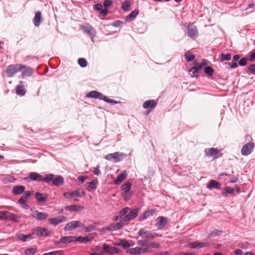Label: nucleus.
I'll return each instance as SVG.
<instances>
[{"label":"nucleus","mask_w":255,"mask_h":255,"mask_svg":"<svg viewBox=\"0 0 255 255\" xmlns=\"http://www.w3.org/2000/svg\"><path fill=\"white\" fill-rule=\"evenodd\" d=\"M220 187V184L217 181L211 180L207 185V188L211 189L212 188L219 189Z\"/></svg>","instance_id":"c756f323"},{"label":"nucleus","mask_w":255,"mask_h":255,"mask_svg":"<svg viewBox=\"0 0 255 255\" xmlns=\"http://www.w3.org/2000/svg\"><path fill=\"white\" fill-rule=\"evenodd\" d=\"M154 213V210L146 211L139 217L138 219L139 221H143L152 216Z\"/></svg>","instance_id":"cd10ccee"},{"label":"nucleus","mask_w":255,"mask_h":255,"mask_svg":"<svg viewBox=\"0 0 255 255\" xmlns=\"http://www.w3.org/2000/svg\"><path fill=\"white\" fill-rule=\"evenodd\" d=\"M96 187H97L96 181L93 180L92 181H91L89 183V185L88 187V190L89 191H91L92 190L96 189Z\"/></svg>","instance_id":"5fc2aeb1"},{"label":"nucleus","mask_w":255,"mask_h":255,"mask_svg":"<svg viewBox=\"0 0 255 255\" xmlns=\"http://www.w3.org/2000/svg\"><path fill=\"white\" fill-rule=\"evenodd\" d=\"M185 57L188 62H190L194 59L195 56L194 54H191L189 52H186L185 54Z\"/></svg>","instance_id":"a18cd8bd"},{"label":"nucleus","mask_w":255,"mask_h":255,"mask_svg":"<svg viewBox=\"0 0 255 255\" xmlns=\"http://www.w3.org/2000/svg\"><path fill=\"white\" fill-rule=\"evenodd\" d=\"M8 211H0V220H7Z\"/></svg>","instance_id":"6e6d98bb"},{"label":"nucleus","mask_w":255,"mask_h":255,"mask_svg":"<svg viewBox=\"0 0 255 255\" xmlns=\"http://www.w3.org/2000/svg\"><path fill=\"white\" fill-rule=\"evenodd\" d=\"M204 152L207 156L215 157L219 153L220 150L217 148L212 147L205 149Z\"/></svg>","instance_id":"aec40b11"},{"label":"nucleus","mask_w":255,"mask_h":255,"mask_svg":"<svg viewBox=\"0 0 255 255\" xmlns=\"http://www.w3.org/2000/svg\"><path fill=\"white\" fill-rule=\"evenodd\" d=\"M222 232L221 231L215 229L208 235L209 238L216 237L221 235Z\"/></svg>","instance_id":"a19ab883"},{"label":"nucleus","mask_w":255,"mask_h":255,"mask_svg":"<svg viewBox=\"0 0 255 255\" xmlns=\"http://www.w3.org/2000/svg\"><path fill=\"white\" fill-rule=\"evenodd\" d=\"M32 216L38 221H42L48 217V214L45 212H40L37 210L33 212Z\"/></svg>","instance_id":"f3484780"},{"label":"nucleus","mask_w":255,"mask_h":255,"mask_svg":"<svg viewBox=\"0 0 255 255\" xmlns=\"http://www.w3.org/2000/svg\"><path fill=\"white\" fill-rule=\"evenodd\" d=\"M61 241L63 244H68L76 242V236H65L61 238Z\"/></svg>","instance_id":"c85d7f7f"},{"label":"nucleus","mask_w":255,"mask_h":255,"mask_svg":"<svg viewBox=\"0 0 255 255\" xmlns=\"http://www.w3.org/2000/svg\"><path fill=\"white\" fill-rule=\"evenodd\" d=\"M80 29L91 37L92 41H94L96 32L93 26L87 23L85 25L80 26Z\"/></svg>","instance_id":"39448f33"},{"label":"nucleus","mask_w":255,"mask_h":255,"mask_svg":"<svg viewBox=\"0 0 255 255\" xmlns=\"http://www.w3.org/2000/svg\"><path fill=\"white\" fill-rule=\"evenodd\" d=\"M130 6V3L129 2L127 1V0H126L125 1L123 2V3H122V8L123 10H125V11H128V8Z\"/></svg>","instance_id":"3c124183"},{"label":"nucleus","mask_w":255,"mask_h":255,"mask_svg":"<svg viewBox=\"0 0 255 255\" xmlns=\"http://www.w3.org/2000/svg\"><path fill=\"white\" fill-rule=\"evenodd\" d=\"M103 250L104 252L109 254H113L114 253H118L119 251V249L114 247L109 246L107 244H104L103 246Z\"/></svg>","instance_id":"6ab92c4d"},{"label":"nucleus","mask_w":255,"mask_h":255,"mask_svg":"<svg viewBox=\"0 0 255 255\" xmlns=\"http://www.w3.org/2000/svg\"><path fill=\"white\" fill-rule=\"evenodd\" d=\"M138 235L141 238L146 239H153L157 237H161V235L144 229H140L138 231Z\"/></svg>","instance_id":"f03ea898"},{"label":"nucleus","mask_w":255,"mask_h":255,"mask_svg":"<svg viewBox=\"0 0 255 255\" xmlns=\"http://www.w3.org/2000/svg\"><path fill=\"white\" fill-rule=\"evenodd\" d=\"M25 187L22 185H16L13 187L12 193L14 195H19L24 192Z\"/></svg>","instance_id":"bb28decb"},{"label":"nucleus","mask_w":255,"mask_h":255,"mask_svg":"<svg viewBox=\"0 0 255 255\" xmlns=\"http://www.w3.org/2000/svg\"><path fill=\"white\" fill-rule=\"evenodd\" d=\"M31 237V235L30 234L23 235L20 234L18 235V238L23 242L26 241L27 239L30 238Z\"/></svg>","instance_id":"de8ad7c7"},{"label":"nucleus","mask_w":255,"mask_h":255,"mask_svg":"<svg viewBox=\"0 0 255 255\" xmlns=\"http://www.w3.org/2000/svg\"><path fill=\"white\" fill-rule=\"evenodd\" d=\"M149 241L146 240H139L137 241V244L139 246L146 247L148 248Z\"/></svg>","instance_id":"79ce46f5"},{"label":"nucleus","mask_w":255,"mask_h":255,"mask_svg":"<svg viewBox=\"0 0 255 255\" xmlns=\"http://www.w3.org/2000/svg\"><path fill=\"white\" fill-rule=\"evenodd\" d=\"M42 19V14L41 11H36L33 20V24L35 26L38 27L41 23Z\"/></svg>","instance_id":"4be33fe9"},{"label":"nucleus","mask_w":255,"mask_h":255,"mask_svg":"<svg viewBox=\"0 0 255 255\" xmlns=\"http://www.w3.org/2000/svg\"><path fill=\"white\" fill-rule=\"evenodd\" d=\"M92 239V237L87 236L83 237L82 236L76 237V242L78 241L81 243H87Z\"/></svg>","instance_id":"473e14b6"},{"label":"nucleus","mask_w":255,"mask_h":255,"mask_svg":"<svg viewBox=\"0 0 255 255\" xmlns=\"http://www.w3.org/2000/svg\"><path fill=\"white\" fill-rule=\"evenodd\" d=\"M23 82L20 81L19 84H18L15 89L16 93L17 95L24 96L26 93L24 85H22Z\"/></svg>","instance_id":"5701e85b"},{"label":"nucleus","mask_w":255,"mask_h":255,"mask_svg":"<svg viewBox=\"0 0 255 255\" xmlns=\"http://www.w3.org/2000/svg\"><path fill=\"white\" fill-rule=\"evenodd\" d=\"M131 186L130 182L127 181L121 186V190L124 192H128Z\"/></svg>","instance_id":"4c0bfd02"},{"label":"nucleus","mask_w":255,"mask_h":255,"mask_svg":"<svg viewBox=\"0 0 255 255\" xmlns=\"http://www.w3.org/2000/svg\"><path fill=\"white\" fill-rule=\"evenodd\" d=\"M42 255H64V254L62 251H57L49 252L48 253H45Z\"/></svg>","instance_id":"864d4df0"},{"label":"nucleus","mask_w":255,"mask_h":255,"mask_svg":"<svg viewBox=\"0 0 255 255\" xmlns=\"http://www.w3.org/2000/svg\"><path fill=\"white\" fill-rule=\"evenodd\" d=\"M157 105L156 102L153 100H150L146 101L143 104V108L144 109L154 108Z\"/></svg>","instance_id":"a878e982"},{"label":"nucleus","mask_w":255,"mask_h":255,"mask_svg":"<svg viewBox=\"0 0 255 255\" xmlns=\"http://www.w3.org/2000/svg\"><path fill=\"white\" fill-rule=\"evenodd\" d=\"M55 175L53 174H46L45 177H44V181L47 183H49L50 182H52L53 184L54 185V181Z\"/></svg>","instance_id":"e433bc0d"},{"label":"nucleus","mask_w":255,"mask_h":255,"mask_svg":"<svg viewBox=\"0 0 255 255\" xmlns=\"http://www.w3.org/2000/svg\"><path fill=\"white\" fill-rule=\"evenodd\" d=\"M127 177V173L126 172H123L122 173L120 174L117 177V179L115 181V184H119L123 181H124Z\"/></svg>","instance_id":"c9c22d12"},{"label":"nucleus","mask_w":255,"mask_h":255,"mask_svg":"<svg viewBox=\"0 0 255 255\" xmlns=\"http://www.w3.org/2000/svg\"><path fill=\"white\" fill-rule=\"evenodd\" d=\"M125 157V154L122 152H116L113 153H109L105 157V159L109 161H114L118 162L123 160Z\"/></svg>","instance_id":"20e7f679"},{"label":"nucleus","mask_w":255,"mask_h":255,"mask_svg":"<svg viewBox=\"0 0 255 255\" xmlns=\"http://www.w3.org/2000/svg\"><path fill=\"white\" fill-rule=\"evenodd\" d=\"M87 177L86 176H79L78 177V181L81 183H83Z\"/></svg>","instance_id":"774afa93"},{"label":"nucleus","mask_w":255,"mask_h":255,"mask_svg":"<svg viewBox=\"0 0 255 255\" xmlns=\"http://www.w3.org/2000/svg\"><path fill=\"white\" fill-rule=\"evenodd\" d=\"M67 220V218L64 216H58L54 218L48 219L50 224L54 226H56L58 224L65 222Z\"/></svg>","instance_id":"a211bd4d"},{"label":"nucleus","mask_w":255,"mask_h":255,"mask_svg":"<svg viewBox=\"0 0 255 255\" xmlns=\"http://www.w3.org/2000/svg\"><path fill=\"white\" fill-rule=\"evenodd\" d=\"M32 193L33 191H27L24 192L23 195L18 200V203L22 206L23 208L25 209L29 208V206L26 204V202Z\"/></svg>","instance_id":"6e6552de"},{"label":"nucleus","mask_w":255,"mask_h":255,"mask_svg":"<svg viewBox=\"0 0 255 255\" xmlns=\"http://www.w3.org/2000/svg\"><path fill=\"white\" fill-rule=\"evenodd\" d=\"M235 191L234 188H233L230 187H226V193H230L232 194ZM223 194H225V193H224Z\"/></svg>","instance_id":"680f3d73"},{"label":"nucleus","mask_w":255,"mask_h":255,"mask_svg":"<svg viewBox=\"0 0 255 255\" xmlns=\"http://www.w3.org/2000/svg\"><path fill=\"white\" fill-rule=\"evenodd\" d=\"M64 183V178L60 175H55L54 181V185L58 186L63 184Z\"/></svg>","instance_id":"7c9ffc66"},{"label":"nucleus","mask_w":255,"mask_h":255,"mask_svg":"<svg viewBox=\"0 0 255 255\" xmlns=\"http://www.w3.org/2000/svg\"><path fill=\"white\" fill-rule=\"evenodd\" d=\"M118 245L121 246L122 247L126 249L129 248L130 247L128 242L127 241L124 240H121Z\"/></svg>","instance_id":"49530a36"},{"label":"nucleus","mask_w":255,"mask_h":255,"mask_svg":"<svg viewBox=\"0 0 255 255\" xmlns=\"http://www.w3.org/2000/svg\"><path fill=\"white\" fill-rule=\"evenodd\" d=\"M199 243L198 242H192L191 244V247L193 249H198L199 246Z\"/></svg>","instance_id":"0e129e2a"},{"label":"nucleus","mask_w":255,"mask_h":255,"mask_svg":"<svg viewBox=\"0 0 255 255\" xmlns=\"http://www.w3.org/2000/svg\"><path fill=\"white\" fill-rule=\"evenodd\" d=\"M112 4V1L110 0H105L103 3L104 6L105 8L108 7Z\"/></svg>","instance_id":"e2e57ef3"},{"label":"nucleus","mask_w":255,"mask_h":255,"mask_svg":"<svg viewBox=\"0 0 255 255\" xmlns=\"http://www.w3.org/2000/svg\"><path fill=\"white\" fill-rule=\"evenodd\" d=\"M204 72L209 76H211L213 75L214 70L211 67H205L204 69Z\"/></svg>","instance_id":"c03bdc74"},{"label":"nucleus","mask_w":255,"mask_h":255,"mask_svg":"<svg viewBox=\"0 0 255 255\" xmlns=\"http://www.w3.org/2000/svg\"><path fill=\"white\" fill-rule=\"evenodd\" d=\"M231 55L230 54H224L221 53V60L223 61H228L231 60Z\"/></svg>","instance_id":"09e8293b"},{"label":"nucleus","mask_w":255,"mask_h":255,"mask_svg":"<svg viewBox=\"0 0 255 255\" xmlns=\"http://www.w3.org/2000/svg\"><path fill=\"white\" fill-rule=\"evenodd\" d=\"M22 64H13L8 66L5 71V74L8 77L13 76L21 70Z\"/></svg>","instance_id":"7ed1b4c3"},{"label":"nucleus","mask_w":255,"mask_h":255,"mask_svg":"<svg viewBox=\"0 0 255 255\" xmlns=\"http://www.w3.org/2000/svg\"><path fill=\"white\" fill-rule=\"evenodd\" d=\"M21 70L20 71L22 72V77L23 78L25 76H30L32 74V69L22 65Z\"/></svg>","instance_id":"412c9836"},{"label":"nucleus","mask_w":255,"mask_h":255,"mask_svg":"<svg viewBox=\"0 0 255 255\" xmlns=\"http://www.w3.org/2000/svg\"><path fill=\"white\" fill-rule=\"evenodd\" d=\"M247 59L246 58H243L239 61V64L240 66H245L247 64Z\"/></svg>","instance_id":"13d9d810"},{"label":"nucleus","mask_w":255,"mask_h":255,"mask_svg":"<svg viewBox=\"0 0 255 255\" xmlns=\"http://www.w3.org/2000/svg\"><path fill=\"white\" fill-rule=\"evenodd\" d=\"M35 197L38 202L45 203L47 201L48 195L47 194H43L39 192H36L35 194Z\"/></svg>","instance_id":"393cba45"},{"label":"nucleus","mask_w":255,"mask_h":255,"mask_svg":"<svg viewBox=\"0 0 255 255\" xmlns=\"http://www.w3.org/2000/svg\"><path fill=\"white\" fill-rule=\"evenodd\" d=\"M138 212V208H136L130 210L129 213L127 214L125 217V222H126V224H127L128 221L135 219L137 217Z\"/></svg>","instance_id":"2eb2a0df"},{"label":"nucleus","mask_w":255,"mask_h":255,"mask_svg":"<svg viewBox=\"0 0 255 255\" xmlns=\"http://www.w3.org/2000/svg\"><path fill=\"white\" fill-rule=\"evenodd\" d=\"M254 148V144L249 142L244 145L241 149V154L244 156H247L250 154Z\"/></svg>","instance_id":"9d476101"},{"label":"nucleus","mask_w":255,"mask_h":255,"mask_svg":"<svg viewBox=\"0 0 255 255\" xmlns=\"http://www.w3.org/2000/svg\"><path fill=\"white\" fill-rule=\"evenodd\" d=\"M169 223V220L167 217L159 216L156 219L155 226L158 229H161L168 225Z\"/></svg>","instance_id":"1a4fd4ad"},{"label":"nucleus","mask_w":255,"mask_h":255,"mask_svg":"<svg viewBox=\"0 0 255 255\" xmlns=\"http://www.w3.org/2000/svg\"><path fill=\"white\" fill-rule=\"evenodd\" d=\"M17 219H18V217H17V215L8 212L7 220L13 221L17 222H18V220H17Z\"/></svg>","instance_id":"37998d69"},{"label":"nucleus","mask_w":255,"mask_h":255,"mask_svg":"<svg viewBox=\"0 0 255 255\" xmlns=\"http://www.w3.org/2000/svg\"><path fill=\"white\" fill-rule=\"evenodd\" d=\"M188 36L193 39H195L198 36V29L196 26L193 24H189L187 26Z\"/></svg>","instance_id":"ddd939ff"},{"label":"nucleus","mask_w":255,"mask_h":255,"mask_svg":"<svg viewBox=\"0 0 255 255\" xmlns=\"http://www.w3.org/2000/svg\"><path fill=\"white\" fill-rule=\"evenodd\" d=\"M65 209L71 212L80 211L84 209V207L78 205H66Z\"/></svg>","instance_id":"b1692460"},{"label":"nucleus","mask_w":255,"mask_h":255,"mask_svg":"<svg viewBox=\"0 0 255 255\" xmlns=\"http://www.w3.org/2000/svg\"><path fill=\"white\" fill-rule=\"evenodd\" d=\"M32 234L38 236L48 237L52 235V232L45 228L37 227L32 230Z\"/></svg>","instance_id":"423d86ee"},{"label":"nucleus","mask_w":255,"mask_h":255,"mask_svg":"<svg viewBox=\"0 0 255 255\" xmlns=\"http://www.w3.org/2000/svg\"><path fill=\"white\" fill-rule=\"evenodd\" d=\"M126 223L122 221H120L117 223H112L109 226L106 227L105 229L108 231H115L121 229Z\"/></svg>","instance_id":"4468645a"},{"label":"nucleus","mask_w":255,"mask_h":255,"mask_svg":"<svg viewBox=\"0 0 255 255\" xmlns=\"http://www.w3.org/2000/svg\"><path fill=\"white\" fill-rule=\"evenodd\" d=\"M138 14V10L135 9L133 10L127 17V21H131L134 20L137 14Z\"/></svg>","instance_id":"f704fd0d"},{"label":"nucleus","mask_w":255,"mask_h":255,"mask_svg":"<svg viewBox=\"0 0 255 255\" xmlns=\"http://www.w3.org/2000/svg\"><path fill=\"white\" fill-rule=\"evenodd\" d=\"M85 194V192L84 191H80L79 190H75L71 192V195L72 197H81Z\"/></svg>","instance_id":"58836bf2"},{"label":"nucleus","mask_w":255,"mask_h":255,"mask_svg":"<svg viewBox=\"0 0 255 255\" xmlns=\"http://www.w3.org/2000/svg\"><path fill=\"white\" fill-rule=\"evenodd\" d=\"M95 8L100 11V13L103 16L107 15L108 11L107 9H102L103 6L101 3H97L95 5Z\"/></svg>","instance_id":"2f4dec72"},{"label":"nucleus","mask_w":255,"mask_h":255,"mask_svg":"<svg viewBox=\"0 0 255 255\" xmlns=\"http://www.w3.org/2000/svg\"><path fill=\"white\" fill-rule=\"evenodd\" d=\"M86 97L87 98L99 99L100 100H102L107 103H111L112 104H117L118 103L117 101H114L113 99L108 98L106 96L103 95L102 93L96 91H92L90 92H88L86 95Z\"/></svg>","instance_id":"f257e3e1"},{"label":"nucleus","mask_w":255,"mask_h":255,"mask_svg":"<svg viewBox=\"0 0 255 255\" xmlns=\"http://www.w3.org/2000/svg\"><path fill=\"white\" fill-rule=\"evenodd\" d=\"M44 177L42 175L37 172H32L30 173L29 176L25 178L28 181H44Z\"/></svg>","instance_id":"dca6fc26"},{"label":"nucleus","mask_w":255,"mask_h":255,"mask_svg":"<svg viewBox=\"0 0 255 255\" xmlns=\"http://www.w3.org/2000/svg\"><path fill=\"white\" fill-rule=\"evenodd\" d=\"M36 252V250L34 248H29L25 251V255H33Z\"/></svg>","instance_id":"603ef678"},{"label":"nucleus","mask_w":255,"mask_h":255,"mask_svg":"<svg viewBox=\"0 0 255 255\" xmlns=\"http://www.w3.org/2000/svg\"><path fill=\"white\" fill-rule=\"evenodd\" d=\"M189 73L192 77H196V78L198 77V71L194 67L191 68L189 70Z\"/></svg>","instance_id":"ea45409f"},{"label":"nucleus","mask_w":255,"mask_h":255,"mask_svg":"<svg viewBox=\"0 0 255 255\" xmlns=\"http://www.w3.org/2000/svg\"><path fill=\"white\" fill-rule=\"evenodd\" d=\"M254 59H255V51L248 57V60L250 62H253Z\"/></svg>","instance_id":"69168bd1"},{"label":"nucleus","mask_w":255,"mask_h":255,"mask_svg":"<svg viewBox=\"0 0 255 255\" xmlns=\"http://www.w3.org/2000/svg\"><path fill=\"white\" fill-rule=\"evenodd\" d=\"M210 245V243L209 242H203V243H199V248H202L205 247H207Z\"/></svg>","instance_id":"338daca9"},{"label":"nucleus","mask_w":255,"mask_h":255,"mask_svg":"<svg viewBox=\"0 0 255 255\" xmlns=\"http://www.w3.org/2000/svg\"><path fill=\"white\" fill-rule=\"evenodd\" d=\"M78 64L82 67H85L87 65V62L85 59L80 58L78 60Z\"/></svg>","instance_id":"8fccbe9b"},{"label":"nucleus","mask_w":255,"mask_h":255,"mask_svg":"<svg viewBox=\"0 0 255 255\" xmlns=\"http://www.w3.org/2000/svg\"><path fill=\"white\" fill-rule=\"evenodd\" d=\"M150 252V251L148 248H142L138 247L131 248L129 251V254L132 255H139Z\"/></svg>","instance_id":"9b49d317"},{"label":"nucleus","mask_w":255,"mask_h":255,"mask_svg":"<svg viewBox=\"0 0 255 255\" xmlns=\"http://www.w3.org/2000/svg\"><path fill=\"white\" fill-rule=\"evenodd\" d=\"M96 227V225L95 224L90 225L88 227L85 228V231L86 232H89L93 230Z\"/></svg>","instance_id":"bf43d9fd"},{"label":"nucleus","mask_w":255,"mask_h":255,"mask_svg":"<svg viewBox=\"0 0 255 255\" xmlns=\"http://www.w3.org/2000/svg\"><path fill=\"white\" fill-rule=\"evenodd\" d=\"M160 247V244L157 242L149 241V247L151 248H159Z\"/></svg>","instance_id":"4d7b16f0"},{"label":"nucleus","mask_w":255,"mask_h":255,"mask_svg":"<svg viewBox=\"0 0 255 255\" xmlns=\"http://www.w3.org/2000/svg\"><path fill=\"white\" fill-rule=\"evenodd\" d=\"M248 69L252 74H255V64L250 65L249 66Z\"/></svg>","instance_id":"052dcab7"},{"label":"nucleus","mask_w":255,"mask_h":255,"mask_svg":"<svg viewBox=\"0 0 255 255\" xmlns=\"http://www.w3.org/2000/svg\"><path fill=\"white\" fill-rule=\"evenodd\" d=\"M129 210L130 208L127 207L122 209L120 211L119 215L115 217L114 220L115 221L119 220L122 221L126 224V222H125V217Z\"/></svg>","instance_id":"f8f14e48"},{"label":"nucleus","mask_w":255,"mask_h":255,"mask_svg":"<svg viewBox=\"0 0 255 255\" xmlns=\"http://www.w3.org/2000/svg\"><path fill=\"white\" fill-rule=\"evenodd\" d=\"M207 65V61L205 59H202V62L200 63L196 62L194 63V67L198 70L202 69L203 67Z\"/></svg>","instance_id":"72a5a7b5"},{"label":"nucleus","mask_w":255,"mask_h":255,"mask_svg":"<svg viewBox=\"0 0 255 255\" xmlns=\"http://www.w3.org/2000/svg\"><path fill=\"white\" fill-rule=\"evenodd\" d=\"M78 227L83 228L84 225L79 221H72L66 225L64 230L67 231H73Z\"/></svg>","instance_id":"0eeeda50"}]
</instances>
